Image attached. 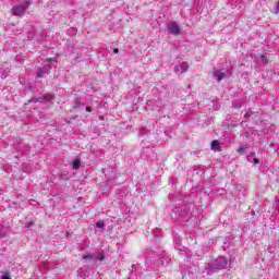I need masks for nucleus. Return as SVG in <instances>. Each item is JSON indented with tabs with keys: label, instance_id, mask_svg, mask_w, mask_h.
I'll return each mask as SVG.
<instances>
[{
	"label": "nucleus",
	"instance_id": "obj_1",
	"mask_svg": "<svg viewBox=\"0 0 279 279\" xmlns=\"http://www.w3.org/2000/svg\"><path fill=\"white\" fill-rule=\"evenodd\" d=\"M226 267H228V259L226 257H218L215 260V265L209 266L205 269V271L208 276H210V274H215V271L219 269H226Z\"/></svg>",
	"mask_w": 279,
	"mask_h": 279
},
{
	"label": "nucleus",
	"instance_id": "obj_2",
	"mask_svg": "<svg viewBox=\"0 0 279 279\" xmlns=\"http://www.w3.org/2000/svg\"><path fill=\"white\" fill-rule=\"evenodd\" d=\"M29 8V2H24L20 5L13 8V15L14 16H23L25 14V10Z\"/></svg>",
	"mask_w": 279,
	"mask_h": 279
},
{
	"label": "nucleus",
	"instance_id": "obj_3",
	"mask_svg": "<svg viewBox=\"0 0 279 279\" xmlns=\"http://www.w3.org/2000/svg\"><path fill=\"white\" fill-rule=\"evenodd\" d=\"M84 260H93V263H101V260H104V258H106L104 256V253H95V254H87L83 256Z\"/></svg>",
	"mask_w": 279,
	"mask_h": 279
},
{
	"label": "nucleus",
	"instance_id": "obj_4",
	"mask_svg": "<svg viewBox=\"0 0 279 279\" xmlns=\"http://www.w3.org/2000/svg\"><path fill=\"white\" fill-rule=\"evenodd\" d=\"M168 32L170 34H172L173 36H180V34H182V31L180 29V26H178V24H175V22H171L168 25Z\"/></svg>",
	"mask_w": 279,
	"mask_h": 279
},
{
	"label": "nucleus",
	"instance_id": "obj_5",
	"mask_svg": "<svg viewBox=\"0 0 279 279\" xmlns=\"http://www.w3.org/2000/svg\"><path fill=\"white\" fill-rule=\"evenodd\" d=\"M53 99V95L48 94L44 97H38V98H32L29 101L33 104H47V101H51Z\"/></svg>",
	"mask_w": 279,
	"mask_h": 279
},
{
	"label": "nucleus",
	"instance_id": "obj_6",
	"mask_svg": "<svg viewBox=\"0 0 279 279\" xmlns=\"http://www.w3.org/2000/svg\"><path fill=\"white\" fill-rule=\"evenodd\" d=\"M189 71V63L183 62L174 66V73H186Z\"/></svg>",
	"mask_w": 279,
	"mask_h": 279
},
{
	"label": "nucleus",
	"instance_id": "obj_7",
	"mask_svg": "<svg viewBox=\"0 0 279 279\" xmlns=\"http://www.w3.org/2000/svg\"><path fill=\"white\" fill-rule=\"evenodd\" d=\"M51 70L50 65H45L44 68H39L37 72L38 77H45V75L49 74V71Z\"/></svg>",
	"mask_w": 279,
	"mask_h": 279
},
{
	"label": "nucleus",
	"instance_id": "obj_8",
	"mask_svg": "<svg viewBox=\"0 0 279 279\" xmlns=\"http://www.w3.org/2000/svg\"><path fill=\"white\" fill-rule=\"evenodd\" d=\"M214 77L217 82H221V80H226V73L221 72V70H214Z\"/></svg>",
	"mask_w": 279,
	"mask_h": 279
},
{
	"label": "nucleus",
	"instance_id": "obj_9",
	"mask_svg": "<svg viewBox=\"0 0 279 279\" xmlns=\"http://www.w3.org/2000/svg\"><path fill=\"white\" fill-rule=\"evenodd\" d=\"M77 276L80 278L86 279L88 278V267L84 266L77 270Z\"/></svg>",
	"mask_w": 279,
	"mask_h": 279
},
{
	"label": "nucleus",
	"instance_id": "obj_10",
	"mask_svg": "<svg viewBox=\"0 0 279 279\" xmlns=\"http://www.w3.org/2000/svg\"><path fill=\"white\" fill-rule=\"evenodd\" d=\"M219 141H213L211 142V149L214 150V151H219Z\"/></svg>",
	"mask_w": 279,
	"mask_h": 279
},
{
	"label": "nucleus",
	"instance_id": "obj_11",
	"mask_svg": "<svg viewBox=\"0 0 279 279\" xmlns=\"http://www.w3.org/2000/svg\"><path fill=\"white\" fill-rule=\"evenodd\" d=\"M80 167H82V162L80 161V159H74V161L72 162V169H80Z\"/></svg>",
	"mask_w": 279,
	"mask_h": 279
},
{
	"label": "nucleus",
	"instance_id": "obj_12",
	"mask_svg": "<svg viewBox=\"0 0 279 279\" xmlns=\"http://www.w3.org/2000/svg\"><path fill=\"white\" fill-rule=\"evenodd\" d=\"M0 239H5V228L0 227Z\"/></svg>",
	"mask_w": 279,
	"mask_h": 279
},
{
	"label": "nucleus",
	"instance_id": "obj_13",
	"mask_svg": "<svg viewBox=\"0 0 279 279\" xmlns=\"http://www.w3.org/2000/svg\"><path fill=\"white\" fill-rule=\"evenodd\" d=\"M238 154H245V146H240L238 149Z\"/></svg>",
	"mask_w": 279,
	"mask_h": 279
},
{
	"label": "nucleus",
	"instance_id": "obj_14",
	"mask_svg": "<svg viewBox=\"0 0 279 279\" xmlns=\"http://www.w3.org/2000/svg\"><path fill=\"white\" fill-rule=\"evenodd\" d=\"M259 60L264 63H267V54L262 56Z\"/></svg>",
	"mask_w": 279,
	"mask_h": 279
},
{
	"label": "nucleus",
	"instance_id": "obj_15",
	"mask_svg": "<svg viewBox=\"0 0 279 279\" xmlns=\"http://www.w3.org/2000/svg\"><path fill=\"white\" fill-rule=\"evenodd\" d=\"M274 13L278 14L279 13V2L276 4L275 9H274Z\"/></svg>",
	"mask_w": 279,
	"mask_h": 279
},
{
	"label": "nucleus",
	"instance_id": "obj_16",
	"mask_svg": "<svg viewBox=\"0 0 279 279\" xmlns=\"http://www.w3.org/2000/svg\"><path fill=\"white\" fill-rule=\"evenodd\" d=\"M106 225H104V222H101V221H98L97 223H96V228H104Z\"/></svg>",
	"mask_w": 279,
	"mask_h": 279
},
{
	"label": "nucleus",
	"instance_id": "obj_17",
	"mask_svg": "<svg viewBox=\"0 0 279 279\" xmlns=\"http://www.w3.org/2000/svg\"><path fill=\"white\" fill-rule=\"evenodd\" d=\"M1 279H10V275L4 274Z\"/></svg>",
	"mask_w": 279,
	"mask_h": 279
},
{
	"label": "nucleus",
	"instance_id": "obj_18",
	"mask_svg": "<svg viewBox=\"0 0 279 279\" xmlns=\"http://www.w3.org/2000/svg\"><path fill=\"white\" fill-rule=\"evenodd\" d=\"M85 110H86V112H93V108H90V107H86Z\"/></svg>",
	"mask_w": 279,
	"mask_h": 279
},
{
	"label": "nucleus",
	"instance_id": "obj_19",
	"mask_svg": "<svg viewBox=\"0 0 279 279\" xmlns=\"http://www.w3.org/2000/svg\"><path fill=\"white\" fill-rule=\"evenodd\" d=\"M254 162H255V165H259L260 161L255 158V159H254Z\"/></svg>",
	"mask_w": 279,
	"mask_h": 279
},
{
	"label": "nucleus",
	"instance_id": "obj_20",
	"mask_svg": "<svg viewBox=\"0 0 279 279\" xmlns=\"http://www.w3.org/2000/svg\"><path fill=\"white\" fill-rule=\"evenodd\" d=\"M113 53H119V49H118V48H114V49H113Z\"/></svg>",
	"mask_w": 279,
	"mask_h": 279
},
{
	"label": "nucleus",
	"instance_id": "obj_21",
	"mask_svg": "<svg viewBox=\"0 0 279 279\" xmlns=\"http://www.w3.org/2000/svg\"><path fill=\"white\" fill-rule=\"evenodd\" d=\"M54 60L53 59H48V62L50 63V62H53Z\"/></svg>",
	"mask_w": 279,
	"mask_h": 279
},
{
	"label": "nucleus",
	"instance_id": "obj_22",
	"mask_svg": "<svg viewBox=\"0 0 279 279\" xmlns=\"http://www.w3.org/2000/svg\"><path fill=\"white\" fill-rule=\"evenodd\" d=\"M32 226V223H26V228H29Z\"/></svg>",
	"mask_w": 279,
	"mask_h": 279
},
{
	"label": "nucleus",
	"instance_id": "obj_23",
	"mask_svg": "<svg viewBox=\"0 0 279 279\" xmlns=\"http://www.w3.org/2000/svg\"><path fill=\"white\" fill-rule=\"evenodd\" d=\"M71 32H73V34H75L76 31H75V28H72Z\"/></svg>",
	"mask_w": 279,
	"mask_h": 279
},
{
	"label": "nucleus",
	"instance_id": "obj_24",
	"mask_svg": "<svg viewBox=\"0 0 279 279\" xmlns=\"http://www.w3.org/2000/svg\"><path fill=\"white\" fill-rule=\"evenodd\" d=\"M246 119H247V117H250V113H245V116H244Z\"/></svg>",
	"mask_w": 279,
	"mask_h": 279
},
{
	"label": "nucleus",
	"instance_id": "obj_25",
	"mask_svg": "<svg viewBox=\"0 0 279 279\" xmlns=\"http://www.w3.org/2000/svg\"><path fill=\"white\" fill-rule=\"evenodd\" d=\"M251 215H253V217H254V215H256V213H255V211H252Z\"/></svg>",
	"mask_w": 279,
	"mask_h": 279
}]
</instances>
